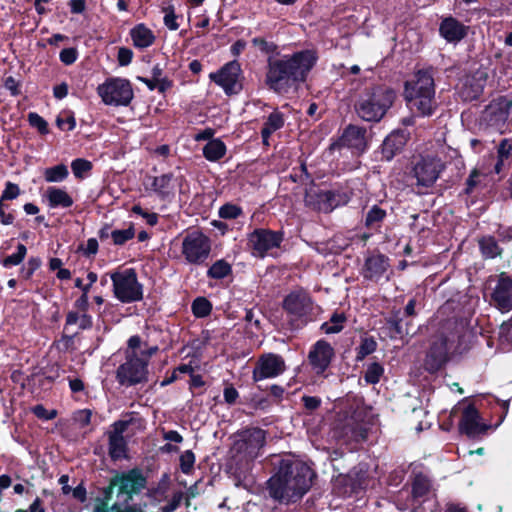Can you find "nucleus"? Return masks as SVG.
I'll use <instances>...</instances> for the list:
<instances>
[{"label": "nucleus", "instance_id": "4d7b16f0", "mask_svg": "<svg viewBox=\"0 0 512 512\" xmlns=\"http://www.w3.org/2000/svg\"><path fill=\"white\" fill-rule=\"evenodd\" d=\"M117 489L116 480L113 477L110 478L109 484L105 487L99 488L100 495L95 498V502L110 503L113 498L114 489Z\"/></svg>", "mask_w": 512, "mask_h": 512}, {"label": "nucleus", "instance_id": "3c124183", "mask_svg": "<svg viewBox=\"0 0 512 512\" xmlns=\"http://www.w3.org/2000/svg\"><path fill=\"white\" fill-rule=\"evenodd\" d=\"M135 237V228L131 223L127 229L123 230H113L111 232V238L114 245L121 246L124 245L129 240Z\"/></svg>", "mask_w": 512, "mask_h": 512}, {"label": "nucleus", "instance_id": "4468645a", "mask_svg": "<svg viewBox=\"0 0 512 512\" xmlns=\"http://www.w3.org/2000/svg\"><path fill=\"white\" fill-rule=\"evenodd\" d=\"M114 478L117 484V496H125L126 503L147 486V477L138 467L123 472L115 471Z\"/></svg>", "mask_w": 512, "mask_h": 512}, {"label": "nucleus", "instance_id": "423d86ee", "mask_svg": "<svg viewBox=\"0 0 512 512\" xmlns=\"http://www.w3.org/2000/svg\"><path fill=\"white\" fill-rule=\"evenodd\" d=\"M114 296L122 303L143 300V285L138 281L135 269L128 268L111 274Z\"/></svg>", "mask_w": 512, "mask_h": 512}, {"label": "nucleus", "instance_id": "c756f323", "mask_svg": "<svg viewBox=\"0 0 512 512\" xmlns=\"http://www.w3.org/2000/svg\"><path fill=\"white\" fill-rule=\"evenodd\" d=\"M151 180V190L154 191L160 199L166 200L173 195V187L171 185L173 180L172 173L151 177Z\"/></svg>", "mask_w": 512, "mask_h": 512}, {"label": "nucleus", "instance_id": "4be33fe9", "mask_svg": "<svg viewBox=\"0 0 512 512\" xmlns=\"http://www.w3.org/2000/svg\"><path fill=\"white\" fill-rule=\"evenodd\" d=\"M239 440L235 443L240 453L257 457L258 452L266 444V431L259 427H251L239 432Z\"/></svg>", "mask_w": 512, "mask_h": 512}, {"label": "nucleus", "instance_id": "f704fd0d", "mask_svg": "<svg viewBox=\"0 0 512 512\" xmlns=\"http://www.w3.org/2000/svg\"><path fill=\"white\" fill-rule=\"evenodd\" d=\"M387 217V211L377 204L371 206L364 219V226L368 230L378 231Z\"/></svg>", "mask_w": 512, "mask_h": 512}, {"label": "nucleus", "instance_id": "79ce46f5", "mask_svg": "<svg viewBox=\"0 0 512 512\" xmlns=\"http://www.w3.org/2000/svg\"><path fill=\"white\" fill-rule=\"evenodd\" d=\"M170 487V476L164 473L159 479L157 486L148 489L147 496L155 500L161 501L167 497Z\"/></svg>", "mask_w": 512, "mask_h": 512}, {"label": "nucleus", "instance_id": "72a5a7b5", "mask_svg": "<svg viewBox=\"0 0 512 512\" xmlns=\"http://www.w3.org/2000/svg\"><path fill=\"white\" fill-rule=\"evenodd\" d=\"M226 152V144L220 138L208 141L202 149L204 158L210 162H218L226 155Z\"/></svg>", "mask_w": 512, "mask_h": 512}, {"label": "nucleus", "instance_id": "e2e57ef3", "mask_svg": "<svg viewBox=\"0 0 512 512\" xmlns=\"http://www.w3.org/2000/svg\"><path fill=\"white\" fill-rule=\"evenodd\" d=\"M32 413L41 420H52L57 417V410H47L42 404L32 407Z\"/></svg>", "mask_w": 512, "mask_h": 512}, {"label": "nucleus", "instance_id": "6e6d98bb", "mask_svg": "<svg viewBox=\"0 0 512 512\" xmlns=\"http://www.w3.org/2000/svg\"><path fill=\"white\" fill-rule=\"evenodd\" d=\"M219 217L222 219H236L243 214V210L240 206L232 203H226L219 209Z\"/></svg>", "mask_w": 512, "mask_h": 512}, {"label": "nucleus", "instance_id": "69168bd1", "mask_svg": "<svg viewBox=\"0 0 512 512\" xmlns=\"http://www.w3.org/2000/svg\"><path fill=\"white\" fill-rule=\"evenodd\" d=\"M78 57V52L76 48H64L60 51L59 58L62 63L65 65L73 64Z\"/></svg>", "mask_w": 512, "mask_h": 512}, {"label": "nucleus", "instance_id": "c03bdc74", "mask_svg": "<svg viewBox=\"0 0 512 512\" xmlns=\"http://www.w3.org/2000/svg\"><path fill=\"white\" fill-rule=\"evenodd\" d=\"M69 175L68 168L65 164H58L45 169L44 178L47 182H62Z\"/></svg>", "mask_w": 512, "mask_h": 512}, {"label": "nucleus", "instance_id": "2eb2a0df", "mask_svg": "<svg viewBox=\"0 0 512 512\" xmlns=\"http://www.w3.org/2000/svg\"><path fill=\"white\" fill-rule=\"evenodd\" d=\"M390 268V258L387 255L379 251H368L360 269V274L364 280L378 284L382 280L389 281L388 272Z\"/></svg>", "mask_w": 512, "mask_h": 512}, {"label": "nucleus", "instance_id": "9b49d317", "mask_svg": "<svg viewBox=\"0 0 512 512\" xmlns=\"http://www.w3.org/2000/svg\"><path fill=\"white\" fill-rule=\"evenodd\" d=\"M97 92L106 105L128 106L134 98L130 81L122 78L107 79Z\"/></svg>", "mask_w": 512, "mask_h": 512}, {"label": "nucleus", "instance_id": "a878e982", "mask_svg": "<svg viewBox=\"0 0 512 512\" xmlns=\"http://www.w3.org/2000/svg\"><path fill=\"white\" fill-rule=\"evenodd\" d=\"M469 26L453 16L443 18L439 25V34L448 43H459L467 37Z\"/></svg>", "mask_w": 512, "mask_h": 512}, {"label": "nucleus", "instance_id": "20e7f679", "mask_svg": "<svg viewBox=\"0 0 512 512\" xmlns=\"http://www.w3.org/2000/svg\"><path fill=\"white\" fill-rule=\"evenodd\" d=\"M396 92L386 85L366 88L354 105L356 115L365 122L379 123L396 100Z\"/></svg>", "mask_w": 512, "mask_h": 512}, {"label": "nucleus", "instance_id": "f257e3e1", "mask_svg": "<svg viewBox=\"0 0 512 512\" xmlns=\"http://www.w3.org/2000/svg\"><path fill=\"white\" fill-rule=\"evenodd\" d=\"M318 61L315 50L304 49L267 58L265 84L278 95L297 92Z\"/></svg>", "mask_w": 512, "mask_h": 512}, {"label": "nucleus", "instance_id": "4c0bfd02", "mask_svg": "<svg viewBox=\"0 0 512 512\" xmlns=\"http://www.w3.org/2000/svg\"><path fill=\"white\" fill-rule=\"evenodd\" d=\"M79 314L78 311H69L66 314L65 327L66 330L68 326L77 324L79 325L80 330H89L93 327V318L87 312H81Z\"/></svg>", "mask_w": 512, "mask_h": 512}, {"label": "nucleus", "instance_id": "6e6552de", "mask_svg": "<svg viewBox=\"0 0 512 512\" xmlns=\"http://www.w3.org/2000/svg\"><path fill=\"white\" fill-rule=\"evenodd\" d=\"M369 474L367 470L354 467L347 474H338L332 479V492L338 497L347 498L359 495L368 486Z\"/></svg>", "mask_w": 512, "mask_h": 512}, {"label": "nucleus", "instance_id": "b1692460", "mask_svg": "<svg viewBox=\"0 0 512 512\" xmlns=\"http://www.w3.org/2000/svg\"><path fill=\"white\" fill-rule=\"evenodd\" d=\"M491 301L501 312L512 310V277L505 272L497 276L495 287L491 293Z\"/></svg>", "mask_w": 512, "mask_h": 512}, {"label": "nucleus", "instance_id": "0eeeda50", "mask_svg": "<svg viewBox=\"0 0 512 512\" xmlns=\"http://www.w3.org/2000/svg\"><path fill=\"white\" fill-rule=\"evenodd\" d=\"M181 253L190 265H205L211 254V240L200 230L188 232L182 240Z\"/></svg>", "mask_w": 512, "mask_h": 512}, {"label": "nucleus", "instance_id": "6ab92c4d", "mask_svg": "<svg viewBox=\"0 0 512 512\" xmlns=\"http://www.w3.org/2000/svg\"><path fill=\"white\" fill-rule=\"evenodd\" d=\"M449 338L441 335L434 339L426 353L424 359V369L435 374L439 372L449 361Z\"/></svg>", "mask_w": 512, "mask_h": 512}, {"label": "nucleus", "instance_id": "cd10ccee", "mask_svg": "<svg viewBox=\"0 0 512 512\" xmlns=\"http://www.w3.org/2000/svg\"><path fill=\"white\" fill-rule=\"evenodd\" d=\"M130 37L134 47L138 49H145L154 44L156 37L153 31L148 28L144 23L135 25L130 30Z\"/></svg>", "mask_w": 512, "mask_h": 512}, {"label": "nucleus", "instance_id": "393cba45", "mask_svg": "<svg viewBox=\"0 0 512 512\" xmlns=\"http://www.w3.org/2000/svg\"><path fill=\"white\" fill-rule=\"evenodd\" d=\"M410 138L409 132L405 130H394L387 135L381 145L382 159L391 161L400 154Z\"/></svg>", "mask_w": 512, "mask_h": 512}, {"label": "nucleus", "instance_id": "bb28decb", "mask_svg": "<svg viewBox=\"0 0 512 512\" xmlns=\"http://www.w3.org/2000/svg\"><path fill=\"white\" fill-rule=\"evenodd\" d=\"M432 490V480L423 472L413 473L411 479V497L413 502H424Z\"/></svg>", "mask_w": 512, "mask_h": 512}, {"label": "nucleus", "instance_id": "338daca9", "mask_svg": "<svg viewBox=\"0 0 512 512\" xmlns=\"http://www.w3.org/2000/svg\"><path fill=\"white\" fill-rule=\"evenodd\" d=\"M223 397L228 405H234L239 398V392L232 384H227L223 390Z\"/></svg>", "mask_w": 512, "mask_h": 512}, {"label": "nucleus", "instance_id": "f03ea898", "mask_svg": "<svg viewBox=\"0 0 512 512\" xmlns=\"http://www.w3.org/2000/svg\"><path fill=\"white\" fill-rule=\"evenodd\" d=\"M314 477V470L306 463L282 459L267 481L269 495L280 503H296L310 490Z\"/></svg>", "mask_w": 512, "mask_h": 512}, {"label": "nucleus", "instance_id": "5701e85b", "mask_svg": "<svg viewBox=\"0 0 512 512\" xmlns=\"http://www.w3.org/2000/svg\"><path fill=\"white\" fill-rule=\"evenodd\" d=\"M308 199L310 203L314 204L315 209L329 213L335 208L347 204L350 198L347 193L340 190H318L308 194Z\"/></svg>", "mask_w": 512, "mask_h": 512}, {"label": "nucleus", "instance_id": "1a4fd4ad", "mask_svg": "<svg viewBox=\"0 0 512 512\" xmlns=\"http://www.w3.org/2000/svg\"><path fill=\"white\" fill-rule=\"evenodd\" d=\"M148 362L136 352H127L126 360L116 370V380L121 386L131 387L148 381Z\"/></svg>", "mask_w": 512, "mask_h": 512}, {"label": "nucleus", "instance_id": "39448f33", "mask_svg": "<svg viewBox=\"0 0 512 512\" xmlns=\"http://www.w3.org/2000/svg\"><path fill=\"white\" fill-rule=\"evenodd\" d=\"M445 167V163L436 156L419 155L411 162L409 176L416 180L417 187L428 189L436 183Z\"/></svg>", "mask_w": 512, "mask_h": 512}, {"label": "nucleus", "instance_id": "774afa93", "mask_svg": "<svg viewBox=\"0 0 512 512\" xmlns=\"http://www.w3.org/2000/svg\"><path fill=\"white\" fill-rule=\"evenodd\" d=\"M133 58V51L126 47H121L118 50L117 61L120 66H127L131 63Z\"/></svg>", "mask_w": 512, "mask_h": 512}, {"label": "nucleus", "instance_id": "680f3d73", "mask_svg": "<svg viewBox=\"0 0 512 512\" xmlns=\"http://www.w3.org/2000/svg\"><path fill=\"white\" fill-rule=\"evenodd\" d=\"M301 401L307 414H312L315 410L320 408L322 404V400L318 396L304 395Z\"/></svg>", "mask_w": 512, "mask_h": 512}, {"label": "nucleus", "instance_id": "f3484780", "mask_svg": "<svg viewBox=\"0 0 512 512\" xmlns=\"http://www.w3.org/2000/svg\"><path fill=\"white\" fill-rule=\"evenodd\" d=\"M313 299L303 288L292 290L283 301V310L293 318L300 320L307 318L313 310Z\"/></svg>", "mask_w": 512, "mask_h": 512}, {"label": "nucleus", "instance_id": "bf43d9fd", "mask_svg": "<svg viewBox=\"0 0 512 512\" xmlns=\"http://www.w3.org/2000/svg\"><path fill=\"white\" fill-rule=\"evenodd\" d=\"M57 127L62 131H72L76 127V119L72 111L65 112V117L58 116L56 119Z\"/></svg>", "mask_w": 512, "mask_h": 512}, {"label": "nucleus", "instance_id": "5fc2aeb1", "mask_svg": "<svg viewBox=\"0 0 512 512\" xmlns=\"http://www.w3.org/2000/svg\"><path fill=\"white\" fill-rule=\"evenodd\" d=\"M162 12L164 13L163 22L164 25L171 31H176L179 28V23L177 19L180 17L175 13V8L173 5H168L162 8Z\"/></svg>", "mask_w": 512, "mask_h": 512}, {"label": "nucleus", "instance_id": "2f4dec72", "mask_svg": "<svg viewBox=\"0 0 512 512\" xmlns=\"http://www.w3.org/2000/svg\"><path fill=\"white\" fill-rule=\"evenodd\" d=\"M479 250L484 259H494L501 256L503 249L492 235H484L478 240Z\"/></svg>", "mask_w": 512, "mask_h": 512}, {"label": "nucleus", "instance_id": "13d9d810", "mask_svg": "<svg viewBox=\"0 0 512 512\" xmlns=\"http://www.w3.org/2000/svg\"><path fill=\"white\" fill-rule=\"evenodd\" d=\"M194 464H195V454L193 453L192 450H186L185 452H183L181 454L180 469L184 474L189 475L194 468Z\"/></svg>", "mask_w": 512, "mask_h": 512}, {"label": "nucleus", "instance_id": "a211bd4d", "mask_svg": "<svg viewBox=\"0 0 512 512\" xmlns=\"http://www.w3.org/2000/svg\"><path fill=\"white\" fill-rule=\"evenodd\" d=\"M490 427L489 424L481 422L480 413L473 403L468 404L463 409L458 424V430L461 435H465L469 439H476L485 435Z\"/></svg>", "mask_w": 512, "mask_h": 512}, {"label": "nucleus", "instance_id": "de8ad7c7", "mask_svg": "<svg viewBox=\"0 0 512 512\" xmlns=\"http://www.w3.org/2000/svg\"><path fill=\"white\" fill-rule=\"evenodd\" d=\"M377 349V342L373 337H365L356 347V361H362L366 356L372 354Z\"/></svg>", "mask_w": 512, "mask_h": 512}, {"label": "nucleus", "instance_id": "49530a36", "mask_svg": "<svg viewBox=\"0 0 512 512\" xmlns=\"http://www.w3.org/2000/svg\"><path fill=\"white\" fill-rule=\"evenodd\" d=\"M139 81L144 83L150 91L158 90L159 93L164 94L168 89L173 86V81L164 77L158 81L155 78L137 77Z\"/></svg>", "mask_w": 512, "mask_h": 512}, {"label": "nucleus", "instance_id": "ddd939ff", "mask_svg": "<svg viewBox=\"0 0 512 512\" xmlns=\"http://www.w3.org/2000/svg\"><path fill=\"white\" fill-rule=\"evenodd\" d=\"M512 101L506 96L494 98L481 112L480 123L503 132L507 127Z\"/></svg>", "mask_w": 512, "mask_h": 512}, {"label": "nucleus", "instance_id": "c85d7f7f", "mask_svg": "<svg viewBox=\"0 0 512 512\" xmlns=\"http://www.w3.org/2000/svg\"><path fill=\"white\" fill-rule=\"evenodd\" d=\"M403 319L400 312L397 311L386 319L385 328L388 330V336L392 340L403 339L404 336L410 335L411 322H406L405 327L402 324Z\"/></svg>", "mask_w": 512, "mask_h": 512}, {"label": "nucleus", "instance_id": "7ed1b4c3", "mask_svg": "<svg viewBox=\"0 0 512 512\" xmlns=\"http://www.w3.org/2000/svg\"><path fill=\"white\" fill-rule=\"evenodd\" d=\"M435 88L432 67L417 70L411 79L404 82L403 98L414 116L429 118L436 113L439 103Z\"/></svg>", "mask_w": 512, "mask_h": 512}, {"label": "nucleus", "instance_id": "603ef678", "mask_svg": "<svg viewBox=\"0 0 512 512\" xmlns=\"http://www.w3.org/2000/svg\"><path fill=\"white\" fill-rule=\"evenodd\" d=\"M485 175L479 171L478 169L474 168L468 178L465 181V188L463 190V194L470 196L474 190L481 184L482 178H484Z\"/></svg>", "mask_w": 512, "mask_h": 512}, {"label": "nucleus", "instance_id": "a19ab883", "mask_svg": "<svg viewBox=\"0 0 512 512\" xmlns=\"http://www.w3.org/2000/svg\"><path fill=\"white\" fill-rule=\"evenodd\" d=\"M347 318H346V315L341 312V313H338V312H334L329 321L327 322H324L322 325H321V330L325 333V334H336V333H339L343 330L344 328V323L346 322Z\"/></svg>", "mask_w": 512, "mask_h": 512}, {"label": "nucleus", "instance_id": "0e129e2a", "mask_svg": "<svg viewBox=\"0 0 512 512\" xmlns=\"http://www.w3.org/2000/svg\"><path fill=\"white\" fill-rule=\"evenodd\" d=\"M184 498V493L182 491H176L173 493L172 498L168 501V503L161 507L162 512H174L181 504Z\"/></svg>", "mask_w": 512, "mask_h": 512}, {"label": "nucleus", "instance_id": "c9c22d12", "mask_svg": "<svg viewBox=\"0 0 512 512\" xmlns=\"http://www.w3.org/2000/svg\"><path fill=\"white\" fill-rule=\"evenodd\" d=\"M285 125V116L284 114L279 111L278 109H275L273 112H271L266 121L263 124V127L261 129V136L264 138L267 137V135H272L274 132L280 130Z\"/></svg>", "mask_w": 512, "mask_h": 512}, {"label": "nucleus", "instance_id": "09e8293b", "mask_svg": "<svg viewBox=\"0 0 512 512\" xmlns=\"http://www.w3.org/2000/svg\"><path fill=\"white\" fill-rule=\"evenodd\" d=\"M71 169L75 178L81 180L93 169V164L87 159L76 158L71 162Z\"/></svg>", "mask_w": 512, "mask_h": 512}, {"label": "nucleus", "instance_id": "a18cd8bd", "mask_svg": "<svg viewBox=\"0 0 512 512\" xmlns=\"http://www.w3.org/2000/svg\"><path fill=\"white\" fill-rule=\"evenodd\" d=\"M384 374V367L381 363L374 361L367 365L364 373V380L367 384H378Z\"/></svg>", "mask_w": 512, "mask_h": 512}, {"label": "nucleus", "instance_id": "58836bf2", "mask_svg": "<svg viewBox=\"0 0 512 512\" xmlns=\"http://www.w3.org/2000/svg\"><path fill=\"white\" fill-rule=\"evenodd\" d=\"M251 44L261 54L266 55L267 58L280 55L278 45L271 39L258 36L251 39Z\"/></svg>", "mask_w": 512, "mask_h": 512}, {"label": "nucleus", "instance_id": "f8f14e48", "mask_svg": "<svg viewBox=\"0 0 512 512\" xmlns=\"http://www.w3.org/2000/svg\"><path fill=\"white\" fill-rule=\"evenodd\" d=\"M284 240L283 231H274L268 228H256L247 236V244L252 255L264 258L274 248H279Z\"/></svg>", "mask_w": 512, "mask_h": 512}, {"label": "nucleus", "instance_id": "aec40b11", "mask_svg": "<svg viewBox=\"0 0 512 512\" xmlns=\"http://www.w3.org/2000/svg\"><path fill=\"white\" fill-rule=\"evenodd\" d=\"M366 134L365 127L349 124L344 128L339 139L330 145L329 149L334 151L347 147L358 153H363L368 148Z\"/></svg>", "mask_w": 512, "mask_h": 512}, {"label": "nucleus", "instance_id": "dca6fc26", "mask_svg": "<svg viewBox=\"0 0 512 512\" xmlns=\"http://www.w3.org/2000/svg\"><path fill=\"white\" fill-rule=\"evenodd\" d=\"M285 359L276 353L261 354L253 368L252 380L259 382L265 379H272L282 375L286 371Z\"/></svg>", "mask_w": 512, "mask_h": 512}, {"label": "nucleus", "instance_id": "473e14b6", "mask_svg": "<svg viewBox=\"0 0 512 512\" xmlns=\"http://www.w3.org/2000/svg\"><path fill=\"white\" fill-rule=\"evenodd\" d=\"M46 196L51 208H70L74 203L72 197L61 188L49 187Z\"/></svg>", "mask_w": 512, "mask_h": 512}, {"label": "nucleus", "instance_id": "412c9836", "mask_svg": "<svg viewBox=\"0 0 512 512\" xmlns=\"http://www.w3.org/2000/svg\"><path fill=\"white\" fill-rule=\"evenodd\" d=\"M334 356L335 351L332 345L328 341L320 339L311 346L307 358L314 373L322 376L330 367Z\"/></svg>", "mask_w": 512, "mask_h": 512}, {"label": "nucleus", "instance_id": "ea45409f", "mask_svg": "<svg viewBox=\"0 0 512 512\" xmlns=\"http://www.w3.org/2000/svg\"><path fill=\"white\" fill-rule=\"evenodd\" d=\"M232 266L225 259L215 261L207 270L206 276L209 279L222 280L232 275Z\"/></svg>", "mask_w": 512, "mask_h": 512}, {"label": "nucleus", "instance_id": "e433bc0d", "mask_svg": "<svg viewBox=\"0 0 512 512\" xmlns=\"http://www.w3.org/2000/svg\"><path fill=\"white\" fill-rule=\"evenodd\" d=\"M341 435L354 441H364L368 437V429L355 422L353 419H350L342 427Z\"/></svg>", "mask_w": 512, "mask_h": 512}, {"label": "nucleus", "instance_id": "052dcab7", "mask_svg": "<svg viewBox=\"0 0 512 512\" xmlns=\"http://www.w3.org/2000/svg\"><path fill=\"white\" fill-rule=\"evenodd\" d=\"M21 193L20 187L18 184L7 181L5 183V188L2 191L1 197H0V203H3L4 201L14 200L16 199Z\"/></svg>", "mask_w": 512, "mask_h": 512}, {"label": "nucleus", "instance_id": "864d4df0", "mask_svg": "<svg viewBox=\"0 0 512 512\" xmlns=\"http://www.w3.org/2000/svg\"><path fill=\"white\" fill-rule=\"evenodd\" d=\"M28 123L31 127L37 129L40 135H47L49 126L47 121L36 112H30L27 117Z\"/></svg>", "mask_w": 512, "mask_h": 512}, {"label": "nucleus", "instance_id": "9d476101", "mask_svg": "<svg viewBox=\"0 0 512 512\" xmlns=\"http://www.w3.org/2000/svg\"><path fill=\"white\" fill-rule=\"evenodd\" d=\"M209 78L221 87L227 96L238 95L244 87L245 77L237 60L225 63L216 72L210 73Z\"/></svg>", "mask_w": 512, "mask_h": 512}, {"label": "nucleus", "instance_id": "37998d69", "mask_svg": "<svg viewBox=\"0 0 512 512\" xmlns=\"http://www.w3.org/2000/svg\"><path fill=\"white\" fill-rule=\"evenodd\" d=\"M212 303L203 296L196 297L191 304L192 314L196 318H205L212 312Z\"/></svg>", "mask_w": 512, "mask_h": 512}, {"label": "nucleus", "instance_id": "8fccbe9b", "mask_svg": "<svg viewBox=\"0 0 512 512\" xmlns=\"http://www.w3.org/2000/svg\"><path fill=\"white\" fill-rule=\"evenodd\" d=\"M27 254V248L24 244L19 243L16 248V252L8 255L4 259L1 260V264L6 267L17 266L23 262L25 256Z\"/></svg>", "mask_w": 512, "mask_h": 512}, {"label": "nucleus", "instance_id": "7c9ffc66", "mask_svg": "<svg viewBox=\"0 0 512 512\" xmlns=\"http://www.w3.org/2000/svg\"><path fill=\"white\" fill-rule=\"evenodd\" d=\"M128 443L124 436H108V454L112 461L128 458Z\"/></svg>", "mask_w": 512, "mask_h": 512}]
</instances>
